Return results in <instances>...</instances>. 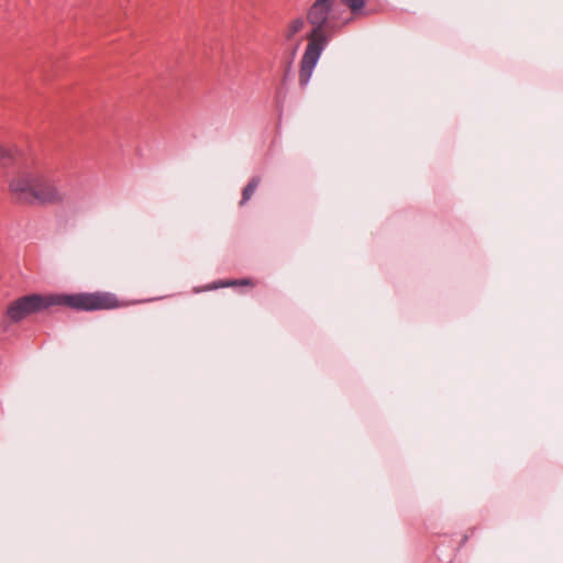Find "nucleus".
<instances>
[{
    "instance_id": "f257e3e1",
    "label": "nucleus",
    "mask_w": 563,
    "mask_h": 563,
    "mask_svg": "<svg viewBox=\"0 0 563 563\" xmlns=\"http://www.w3.org/2000/svg\"><path fill=\"white\" fill-rule=\"evenodd\" d=\"M54 306H66L76 310L95 311L117 309L124 307L125 303L119 300L114 294L106 291L73 295L32 294L11 302L7 308V317L12 322H19L33 313L45 311Z\"/></svg>"
},
{
    "instance_id": "f03ea898",
    "label": "nucleus",
    "mask_w": 563,
    "mask_h": 563,
    "mask_svg": "<svg viewBox=\"0 0 563 563\" xmlns=\"http://www.w3.org/2000/svg\"><path fill=\"white\" fill-rule=\"evenodd\" d=\"M9 188L13 198L21 203L55 205L64 200V194L56 185L54 172L45 167L18 173L11 179Z\"/></svg>"
},
{
    "instance_id": "7ed1b4c3",
    "label": "nucleus",
    "mask_w": 563,
    "mask_h": 563,
    "mask_svg": "<svg viewBox=\"0 0 563 563\" xmlns=\"http://www.w3.org/2000/svg\"><path fill=\"white\" fill-rule=\"evenodd\" d=\"M336 18V0H316L308 10L307 19L312 25L308 45L300 60L299 85L305 88L327 43L324 26Z\"/></svg>"
},
{
    "instance_id": "20e7f679",
    "label": "nucleus",
    "mask_w": 563,
    "mask_h": 563,
    "mask_svg": "<svg viewBox=\"0 0 563 563\" xmlns=\"http://www.w3.org/2000/svg\"><path fill=\"white\" fill-rule=\"evenodd\" d=\"M305 26V20L302 18H296L287 23L284 29V38L287 42L295 40L296 35L302 31Z\"/></svg>"
},
{
    "instance_id": "39448f33",
    "label": "nucleus",
    "mask_w": 563,
    "mask_h": 563,
    "mask_svg": "<svg viewBox=\"0 0 563 563\" xmlns=\"http://www.w3.org/2000/svg\"><path fill=\"white\" fill-rule=\"evenodd\" d=\"M260 183H261V178L260 177H253L250 180V183L243 189L242 200H241L240 205H244L247 200L251 199V197L255 192V190H256L257 186L260 185Z\"/></svg>"
},
{
    "instance_id": "423d86ee",
    "label": "nucleus",
    "mask_w": 563,
    "mask_h": 563,
    "mask_svg": "<svg viewBox=\"0 0 563 563\" xmlns=\"http://www.w3.org/2000/svg\"><path fill=\"white\" fill-rule=\"evenodd\" d=\"M342 2L347 5L352 12H357L363 9L365 1L364 0H342Z\"/></svg>"
},
{
    "instance_id": "0eeeda50",
    "label": "nucleus",
    "mask_w": 563,
    "mask_h": 563,
    "mask_svg": "<svg viewBox=\"0 0 563 563\" xmlns=\"http://www.w3.org/2000/svg\"><path fill=\"white\" fill-rule=\"evenodd\" d=\"M11 159V152L9 148L0 145V164H4L7 161Z\"/></svg>"
},
{
    "instance_id": "6e6552de",
    "label": "nucleus",
    "mask_w": 563,
    "mask_h": 563,
    "mask_svg": "<svg viewBox=\"0 0 563 563\" xmlns=\"http://www.w3.org/2000/svg\"><path fill=\"white\" fill-rule=\"evenodd\" d=\"M229 285H243V286H254L255 283L252 280V279H241V280H235L233 283H230Z\"/></svg>"
},
{
    "instance_id": "1a4fd4ad",
    "label": "nucleus",
    "mask_w": 563,
    "mask_h": 563,
    "mask_svg": "<svg viewBox=\"0 0 563 563\" xmlns=\"http://www.w3.org/2000/svg\"><path fill=\"white\" fill-rule=\"evenodd\" d=\"M300 43H301V40H297V41H296V44H295L294 49H292V54H296L297 49H298V48H299V46H300Z\"/></svg>"
}]
</instances>
